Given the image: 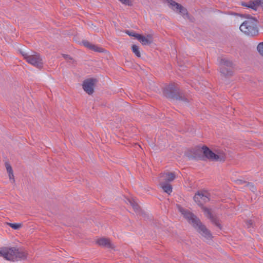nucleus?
<instances>
[{
    "instance_id": "1",
    "label": "nucleus",
    "mask_w": 263,
    "mask_h": 263,
    "mask_svg": "<svg viewBox=\"0 0 263 263\" xmlns=\"http://www.w3.org/2000/svg\"><path fill=\"white\" fill-rule=\"evenodd\" d=\"M178 209L183 217L198 233L207 239L211 238L212 235L210 231L201 223L200 220L194 214L180 206H178Z\"/></svg>"
},
{
    "instance_id": "2",
    "label": "nucleus",
    "mask_w": 263,
    "mask_h": 263,
    "mask_svg": "<svg viewBox=\"0 0 263 263\" xmlns=\"http://www.w3.org/2000/svg\"><path fill=\"white\" fill-rule=\"evenodd\" d=\"M257 21L254 17H248L239 27L240 30L245 34L254 36L258 33Z\"/></svg>"
},
{
    "instance_id": "3",
    "label": "nucleus",
    "mask_w": 263,
    "mask_h": 263,
    "mask_svg": "<svg viewBox=\"0 0 263 263\" xmlns=\"http://www.w3.org/2000/svg\"><path fill=\"white\" fill-rule=\"evenodd\" d=\"M23 56L29 64L39 69L42 68L43 59L39 53H34L33 54H29L25 53L23 54Z\"/></svg>"
},
{
    "instance_id": "4",
    "label": "nucleus",
    "mask_w": 263,
    "mask_h": 263,
    "mask_svg": "<svg viewBox=\"0 0 263 263\" xmlns=\"http://www.w3.org/2000/svg\"><path fill=\"white\" fill-rule=\"evenodd\" d=\"M202 149L204 156L211 160L222 161L225 159V154L222 151H218L214 153L207 147H203Z\"/></svg>"
},
{
    "instance_id": "5",
    "label": "nucleus",
    "mask_w": 263,
    "mask_h": 263,
    "mask_svg": "<svg viewBox=\"0 0 263 263\" xmlns=\"http://www.w3.org/2000/svg\"><path fill=\"white\" fill-rule=\"evenodd\" d=\"M163 93L165 97L172 99H180V91L178 86L175 84H171L164 89Z\"/></svg>"
},
{
    "instance_id": "6",
    "label": "nucleus",
    "mask_w": 263,
    "mask_h": 263,
    "mask_svg": "<svg viewBox=\"0 0 263 263\" xmlns=\"http://www.w3.org/2000/svg\"><path fill=\"white\" fill-rule=\"evenodd\" d=\"M232 62L227 58H222L220 61V72L226 76H230L232 73Z\"/></svg>"
},
{
    "instance_id": "7",
    "label": "nucleus",
    "mask_w": 263,
    "mask_h": 263,
    "mask_svg": "<svg viewBox=\"0 0 263 263\" xmlns=\"http://www.w3.org/2000/svg\"><path fill=\"white\" fill-rule=\"evenodd\" d=\"M0 255L8 260H16V256H15V248H1Z\"/></svg>"
},
{
    "instance_id": "8",
    "label": "nucleus",
    "mask_w": 263,
    "mask_h": 263,
    "mask_svg": "<svg viewBox=\"0 0 263 263\" xmlns=\"http://www.w3.org/2000/svg\"><path fill=\"white\" fill-rule=\"evenodd\" d=\"M169 6L176 12L179 13L183 17H188L187 10L179 4L173 0H167Z\"/></svg>"
},
{
    "instance_id": "9",
    "label": "nucleus",
    "mask_w": 263,
    "mask_h": 263,
    "mask_svg": "<svg viewBox=\"0 0 263 263\" xmlns=\"http://www.w3.org/2000/svg\"><path fill=\"white\" fill-rule=\"evenodd\" d=\"M194 199L198 205H202L209 201L210 194L205 191H199L195 195Z\"/></svg>"
},
{
    "instance_id": "10",
    "label": "nucleus",
    "mask_w": 263,
    "mask_h": 263,
    "mask_svg": "<svg viewBox=\"0 0 263 263\" xmlns=\"http://www.w3.org/2000/svg\"><path fill=\"white\" fill-rule=\"evenodd\" d=\"M96 82V80L94 79H89L85 80L83 84V88L84 91L88 95H91L93 92Z\"/></svg>"
},
{
    "instance_id": "11",
    "label": "nucleus",
    "mask_w": 263,
    "mask_h": 263,
    "mask_svg": "<svg viewBox=\"0 0 263 263\" xmlns=\"http://www.w3.org/2000/svg\"><path fill=\"white\" fill-rule=\"evenodd\" d=\"M176 177V175L173 172H166L161 174L159 177L160 183H168L173 181Z\"/></svg>"
},
{
    "instance_id": "12",
    "label": "nucleus",
    "mask_w": 263,
    "mask_h": 263,
    "mask_svg": "<svg viewBox=\"0 0 263 263\" xmlns=\"http://www.w3.org/2000/svg\"><path fill=\"white\" fill-rule=\"evenodd\" d=\"M242 5L254 10H257L259 6L263 5V0H255L247 3H242Z\"/></svg>"
},
{
    "instance_id": "13",
    "label": "nucleus",
    "mask_w": 263,
    "mask_h": 263,
    "mask_svg": "<svg viewBox=\"0 0 263 263\" xmlns=\"http://www.w3.org/2000/svg\"><path fill=\"white\" fill-rule=\"evenodd\" d=\"M137 40L144 46L150 45L153 41V36L150 34H147L146 36L139 34L137 36Z\"/></svg>"
},
{
    "instance_id": "14",
    "label": "nucleus",
    "mask_w": 263,
    "mask_h": 263,
    "mask_svg": "<svg viewBox=\"0 0 263 263\" xmlns=\"http://www.w3.org/2000/svg\"><path fill=\"white\" fill-rule=\"evenodd\" d=\"M15 255L16 256V260L24 259L27 257V253L23 249L15 248Z\"/></svg>"
},
{
    "instance_id": "15",
    "label": "nucleus",
    "mask_w": 263,
    "mask_h": 263,
    "mask_svg": "<svg viewBox=\"0 0 263 263\" xmlns=\"http://www.w3.org/2000/svg\"><path fill=\"white\" fill-rule=\"evenodd\" d=\"M82 43L85 47L92 50L98 51L99 52H102L103 51V49L102 48L99 47L95 45L91 44L90 43L87 41H83Z\"/></svg>"
},
{
    "instance_id": "16",
    "label": "nucleus",
    "mask_w": 263,
    "mask_h": 263,
    "mask_svg": "<svg viewBox=\"0 0 263 263\" xmlns=\"http://www.w3.org/2000/svg\"><path fill=\"white\" fill-rule=\"evenodd\" d=\"M97 243L101 246L109 248H113V245L110 242V240L105 238H101L97 240Z\"/></svg>"
},
{
    "instance_id": "17",
    "label": "nucleus",
    "mask_w": 263,
    "mask_h": 263,
    "mask_svg": "<svg viewBox=\"0 0 263 263\" xmlns=\"http://www.w3.org/2000/svg\"><path fill=\"white\" fill-rule=\"evenodd\" d=\"M160 185L164 192L168 195L171 194L172 192V186L170 183L163 182L160 183Z\"/></svg>"
},
{
    "instance_id": "18",
    "label": "nucleus",
    "mask_w": 263,
    "mask_h": 263,
    "mask_svg": "<svg viewBox=\"0 0 263 263\" xmlns=\"http://www.w3.org/2000/svg\"><path fill=\"white\" fill-rule=\"evenodd\" d=\"M126 202L127 204H129L133 207L135 212H137L139 211V206L134 199L127 198Z\"/></svg>"
},
{
    "instance_id": "19",
    "label": "nucleus",
    "mask_w": 263,
    "mask_h": 263,
    "mask_svg": "<svg viewBox=\"0 0 263 263\" xmlns=\"http://www.w3.org/2000/svg\"><path fill=\"white\" fill-rule=\"evenodd\" d=\"M203 211L204 212V213L205 215L208 217V218H210L212 220L215 221V218L213 216L212 213L211 212V210L205 207H202Z\"/></svg>"
},
{
    "instance_id": "20",
    "label": "nucleus",
    "mask_w": 263,
    "mask_h": 263,
    "mask_svg": "<svg viewBox=\"0 0 263 263\" xmlns=\"http://www.w3.org/2000/svg\"><path fill=\"white\" fill-rule=\"evenodd\" d=\"M7 224L9 226H10L11 228H12L14 230H18L20 228H21L22 226V223H12L8 222V223H7Z\"/></svg>"
},
{
    "instance_id": "21",
    "label": "nucleus",
    "mask_w": 263,
    "mask_h": 263,
    "mask_svg": "<svg viewBox=\"0 0 263 263\" xmlns=\"http://www.w3.org/2000/svg\"><path fill=\"white\" fill-rule=\"evenodd\" d=\"M133 52L138 57H140L141 53L139 49L138 46L137 45H134L132 47Z\"/></svg>"
},
{
    "instance_id": "22",
    "label": "nucleus",
    "mask_w": 263,
    "mask_h": 263,
    "mask_svg": "<svg viewBox=\"0 0 263 263\" xmlns=\"http://www.w3.org/2000/svg\"><path fill=\"white\" fill-rule=\"evenodd\" d=\"M257 49L260 54L263 56V42L260 43L258 45Z\"/></svg>"
},
{
    "instance_id": "23",
    "label": "nucleus",
    "mask_w": 263,
    "mask_h": 263,
    "mask_svg": "<svg viewBox=\"0 0 263 263\" xmlns=\"http://www.w3.org/2000/svg\"><path fill=\"white\" fill-rule=\"evenodd\" d=\"M245 186H247L249 189L251 190L252 192H255L256 190L255 187L251 183H246Z\"/></svg>"
},
{
    "instance_id": "24",
    "label": "nucleus",
    "mask_w": 263,
    "mask_h": 263,
    "mask_svg": "<svg viewBox=\"0 0 263 263\" xmlns=\"http://www.w3.org/2000/svg\"><path fill=\"white\" fill-rule=\"evenodd\" d=\"M5 165L8 174L13 173V170L11 165L8 163H6Z\"/></svg>"
},
{
    "instance_id": "25",
    "label": "nucleus",
    "mask_w": 263,
    "mask_h": 263,
    "mask_svg": "<svg viewBox=\"0 0 263 263\" xmlns=\"http://www.w3.org/2000/svg\"><path fill=\"white\" fill-rule=\"evenodd\" d=\"M126 33L128 34L129 36H134L137 39V36L139 34L136 33L134 31H126Z\"/></svg>"
},
{
    "instance_id": "26",
    "label": "nucleus",
    "mask_w": 263,
    "mask_h": 263,
    "mask_svg": "<svg viewBox=\"0 0 263 263\" xmlns=\"http://www.w3.org/2000/svg\"><path fill=\"white\" fill-rule=\"evenodd\" d=\"M119 1L125 5H132V2L130 0H119Z\"/></svg>"
},
{
    "instance_id": "27",
    "label": "nucleus",
    "mask_w": 263,
    "mask_h": 263,
    "mask_svg": "<svg viewBox=\"0 0 263 263\" xmlns=\"http://www.w3.org/2000/svg\"><path fill=\"white\" fill-rule=\"evenodd\" d=\"M9 179L12 182H14V175H13V173H12V174H9Z\"/></svg>"
},
{
    "instance_id": "28",
    "label": "nucleus",
    "mask_w": 263,
    "mask_h": 263,
    "mask_svg": "<svg viewBox=\"0 0 263 263\" xmlns=\"http://www.w3.org/2000/svg\"><path fill=\"white\" fill-rule=\"evenodd\" d=\"M246 224L248 227L249 228L252 224V222L251 220H249L247 221Z\"/></svg>"
},
{
    "instance_id": "29",
    "label": "nucleus",
    "mask_w": 263,
    "mask_h": 263,
    "mask_svg": "<svg viewBox=\"0 0 263 263\" xmlns=\"http://www.w3.org/2000/svg\"><path fill=\"white\" fill-rule=\"evenodd\" d=\"M63 56H64V58H65V59H66V60H67V59H68V55H64Z\"/></svg>"
},
{
    "instance_id": "30",
    "label": "nucleus",
    "mask_w": 263,
    "mask_h": 263,
    "mask_svg": "<svg viewBox=\"0 0 263 263\" xmlns=\"http://www.w3.org/2000/svg\"><path fill=\"white\" fill-rule=\"evenodd\" d=\"M215 222L217 226H218V227H219V224H218L217 222H216V221H215Z\"/></svg>"
}]
</instances>
